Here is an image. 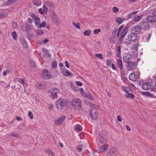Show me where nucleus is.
<instances>
[{
  "instance_id": "obj_61",
  "label": "nucleus",
  "mask_w": 156,
  "mask_h": 156,
  "mask_svg": "<svg viewBox=\"0 0 156 156\" xmlns=\"http://www.w3.org/2000/svg\"><path fill=\"white\" fill-rule=\"evenodd\" d=\"M65 64L67 68H69V63L67 61H65Z\"/></svg>"
},
{
  "instance_id": "obj_7",
  "label": "nucleus",
  "mask_w": 156,
  "mask_h": 156,
  "mask_svg": "<svg viewBox=\"0 0 156 156\" xmlns=\"http://www.w3.org/2000/svg\"><path fill=\"white\" fill-rule=\"evenodd\" d=\"M90 115L93 120H96L98 117L97 110L95 108L91 109L90 112Z\"/></svg>"
},
{
  "instance_id": "obj_22",
  "label": "nucleus",
  "mask_w": 156,
  "mask_h": 156,
  "mask_svg": "<svg viewBox=\"0 0 156 156\" xmlns=\"http://www.w3.org/2000/svg\"><path fill=\"white\" fill-rule=\"evenodd\" d=\"M33 2L34 5L37 6H39L41 4L40 0H33Z\"/></svg>"
},
{
  "instance_id": "obj_38",
  "label": "nucleus",
  "mask_w": 156,
  "mask_h": 156,
  "mask_svg": "<svg viewBox=\"0 0 156 156\" xmlns=\"http://www.w3.org/2000/svg\"><path fill=\"white\" fill-rule=\"evenodd\" d=\"M10 135L14 137L19 138L20 137V136L19 135L16 133H14L12 132L10 134Z\"/></svg>"
},
{
  "instance_id": "obj_12",
  "label": "nucleus",
  "mask_w": 156,
  "mask_h": 156,
  "mask_svg": "<svg viewBox=\"0 0 156 156\" xmlns=\"http://www.w3.org/2000/svg\"><path fill=\"white\" fill-rule=\"evenodd\" d=\"M117 154V149L115 148H112L108 152L109 156H115Z\"/></svg>"
},
{
  "instance_id": "obj_56",
  "label": "nucleus",
  "mask_w": 156,
  "mask_h": 156,
  "mask_svg": "<svg viewBox=\"0 0 156 156\" xmlns=\"http://www.w3.org/2000/svg\"><path fill=\"white\" fill-rule=\"evenodd\" d=\"M9 72H10V71H9L8 69H7L6 71H4L3 72V75L4 76H6L7 73Z\"/></svg>"
},
{
  "instance_id": "obj_13",
  "label": "nucleus",
  "mask_w": 156,
  "mask_h": 156,
  "mask_svg": "<svg viewBox=\"0 0 156 156\" xmlns=\"http://www.w3.org/2000/svg\"><path fill=\"white\" fill-rule=\"evenodd\" d=\"M51 16L54 22L56 24H58V19L57 16L54 11L51 14Z\"/></svg>"
},
{
  "instance_id": "obj_64",
  "label": "nucleus",
  "mask_w": 156,
  "mask_h": 156,
  "mask_svg": "<svg viewBox=\"0 0 156 156\" xmlns=\"http://www.w3.org/2000/svg\"><path fill=\"white\" fill-rule=\"evenodd\" d=\"M117 119L119 122H121L122 121L121 117L119 115H118L117 116Z\"/></svg>"
},
{
  "instance_id": "obj_17",
  "label": "nucleus",
  "mask_w": 156,
  "mask_h": 156,
  "mask_svg": "<svg viewBox=\"0 0 156 156\" xmlns=\"http://www.w3.org/2000/svg\"><path fill=\"white\" fill-rule=\"evenodd\" d=\"M117 64L118 66V67L120 70H122L123 69V66L122 64V60L119 58L117 60Z\"/></svg>"
},
{
  "instance_id": "obj_39",
  "label": "nucleus",
  "mask_w": 156,
  "mask_h": 156,
  "mask_svg": "<svg viewBox=\"0 0 156 156\" xmlns=\"http://www.w3.org/2000/svg\"><path fill=\"white\" fill-rule=\"evenodd\" d=\"M73 24L75 27L77 29H80V24L79 23H76L75 22H73Z\"/></svg>"
},
{
  "instance_id": "obj_19",
  "label": "nucleus",
  "mask_w": 156,
  "mask_h": 156,
  "mask_svg": "<svg viewBox=\"0 0 156 156\" xmlns=\"http://www.w3.org/2000/svg\"><path fill=\"white\" fill-rule=\"evenodd\" d=\"M128 30V28L127 27H125L123 29L122 33L121 34V37L122 38H123V37L126 34L127 31Z\"/></svg>"
},
{
  "instance_id": "obj_18",
  "label": "nucleus",
  "mask_w": 156,
  "mask_h": 156,
  "mask_svg": "<svg viewBox=\"0 0 156 156\" xmlns=\"http://www.w3.org/2000/svg\"><path fill=\"white\" fill-rule=\"evenodd\" d=\"M129 79L133 81H136L137 77L134 73H131L129 76Z\"/></svg>"
},
{
  "instance_id": "obj_1",
  "label": "nucleus",
  "mask_w": 156,
  "mask_h": 156,
  "mask_svg": "<svg viewBox=\"0 0 156 156\" xmlns=\"http://www.w3.org/2000/svg\"><path fill=\"white\" fill-rule=\"evenodd\" d=\"M67 105L66 100L63 98H60L57 99L55 102V105L58 109H63Z\"/></svg>"
},
{
  "instance_id": "obj_42",
  "label": "nucleus",
  "mask_w": 156,
  "mask_h": 156,
  "mask_svg": "<svg viewBox=\"0 0 156 156\" xmlns=\"http://www.w3.org/2000/svg\"><path fill=\"white\" fill-rule=\"evenodd\" d=\"M117 31V29H115V30H113L112 31V35L114 37H116V34Z\"/></svg>"
},
{
  "instance_id": "obj_26",
  "label": "nucleus",
  "mask_w": 156,
  "mask_h": 156,
  "mask_svg": "<svg viewBox=\"0 0 156 156\" xmlns=\"http://www.w3.org/2000/svg\"><path fill=\"white\" fill-rule=\"evenodd\" d=\"M143 93L144 95H146L148 96L156 98L154 96V95L153 94H151L149 92H144Z\"/></svg>"
},
{
  "instance_id": "obj_44",
  "label": "nucleus",
  "mask_w": 156,
  "mask_h": 156,
  "mask_svg": "<svg viewBox=\"0 0 156 156\" xmlns=\"http://www.w3.org/2000/svg\"><path fill=\"white\" fill-rule=\"evenodd\" d=\"M151 37V34H147V35H146L145 36V37L146 39H147V42H148Z\"/></svg>"
},
{
  "instance_id": "obj_16",
  "label": "nucleus",
  "mask_w": 156,
  "mask_h": 156,
  "mask_svg": "<svg viewBox=\"0 0 156 156\" xmlns=\"http://www.w3.org/2000/svg\"><path fill=\"white\" fill-rule=\"evenodd\" d=\"M135 64L134 62L128 63L127 65V69L129 71L134 69L135 68Z\"/></svg>"
},
{
  "instance_id": "obj_2",
  "label": "nucleus",
  "mask_w": 156,
  "mask_h": 156,
  "mask_svg": "<svg viewBox=\"0 0 156 156\" xmlns=\"http://www.w3.org/2000/svg\"><path fill=\"white\" fill-rule=\"evenodd\" d=\"M72 105L74 109L79 110L81 107V101L79 99L75 98L72 101Z\"/></svg>"
},
{
  "instance_id": "obj_33",
  "label": "nucleus",
  "mask_w": 156,
  "mask_h": 156,
  "mask_svg": "<svg viewBox=\"0 0 156 156\" xmlns=\"http://www.w3.org/2000/svg\"><path fill=\"white\" fill-rule=\"evenodd\" d=\"M20 42L21 43L23 44V45L25 47L27 46V42L25 39L23 38H21L20 40Z\"/></svg>"
},
{
  "instance_id": "obj_57",
  "label": "nucleus",
  "mask_w": 156,
  "mask_h": 156,
  "mask_svg": "<svg viewBox=\"0 0 156 156\" xmlns=\"http://www.w3.org/2000/svg\"><path fill=\"white\" fill-rule=\"evenodd\" d=\"M76 83V85L80 86H81L83 85L82 83L80 81H77Z\"/></svg>"
},
{
  "instance_id": "obj_14",
  "label": "nucleus",
  "mask_w": 156,
  "mask_h": 156,
  "mask_svg": "<svg viewBox=\"0 0 156 156\" xmlns=\"http://www.w3.org/2000/svg\"><path fill=\"white\" fill-rule=\"evenodd\" d=\"M156 17L150 15L147 16L146 17V20L147 22H149L151 23H153L155 22Z\"/></svg>"
},
{
  "instance_id": "obj_54",
  "label": "nucleus",
  "mask_w": 156,
  "mask_h": 156,
  "mask_svg": "<svg viewBox=\"0 0 156 156\" xmlns=\"http://www.w3.org/2000/svg\"><path fill=\"white\" fill-rule=\"evenodd\" d=\"M101 30L100 29H96L94 30V34H98V33L101 31Z\"/></svg>"
},
{
  "instance_id": "obj_40",
  "label": "nucleus",
  "mask_w": 156,
  "mask_h": 156,
  "mask_svg": "<svg viewBox=\"0 0 156 156\" xmlns=\"http://www.w3.org/2000/svg\"><path fill=\"white\" fill-rule=\"evenodd\" d=\"M45 152L48 154H51L52 156H54L55 155V154L53 152L51 151L48 149L45 150Z\"/></svg>"
},
{
  "instance_id": "obj_47",
  "label": "nucleus",
  "mask_w": 156,
  "mask_h": 156,
  "mask_svg": "<svg viewBox=\"0 0 156 156\" xmlns=\"http://www.w3.org/2000/svg\"><path fill=\"white\" fill-rule=\"evenodd\" d=\"M62 71L63 74L64 75H66V72H67L68 70L65 67H64V68L62 69Z\"/></svg>"
},
{
  "instance_id": "obj_49",
  "label": "nucleus",
  "mask_w": 156,
  "mask_h": 156,
  "mask_svg": "<svg viewBox=\"0 0 156 156\" xmlns=\"http://www.w3.org/2000/svg\"><path fill=\"white\" fill-rule=\"evenodd\" d=\"M84 100L85 104L87 105H88L90 103V100H89L87 98H85V99H84Z\"/></svg>"
},
{
  "instance_id": "obj_21",
  "label": "nucleus",
  "mask_w": 156,
  "mask_h": 156,
  "mask_svg": "<svg viewBox=\"0 0 156 156\" xmlns=\"http://www.w3.org/2000/svg\"><path fill=\"white\" fill-rule=\"evenodd\" d=\"M42 50L44 53L45 54L47 57L49 58L51 57V54L49 52L47 49L44 48H43Z\"/></svg>"
},
{
  "instance_id": "obj_48",
  "label": "nucleus",
  "mask_w": 156,
  "mask_h": 156,
  "mask_svg": "<svg viewBox=\"0 0 156 156\" xmlns=\"http://www.w3.org/2000/svg\"><path fill=\"white\" fill-rule=\"evenodd\" d=\"M37 33L39 35H41L44 34V31L41 30H37Z\"/></svg>"
},
{
  "instance_id": "obj_35",
  "label": "nucleus",
  "mask_w": 156,
  "mask_h": 156,
  "mask_svg": "<svg viewBox=\"0 0 156 156\" xmlns=\"http://www.w3.org/2000/svg\"><path fill=\"white\" fill-rule=\"evenodd\" d=\"M12 35L14 40H17V34L16 32H12Z\"/></svg>"
},
{
  "instance_id": "obj_25",
  "label": "nucleus",
  "mask_w": 156,
  "mask_h": 156,
  "mask_svg": "<svg viewBox=\"0 0 156 156\" xmlns=\"http://www.w3.org/2000/svg\"><path fill=\"white\" fill-rule=\"evenodd\" d=\"M108 147V144H104L101 147V151L103 152L106 151Z\"/></svg>"
},
{
  "instance_id": "obj_55",
  "label": "nucleus",
  "mask_w": 156,
  "mask_h": 156,
  "mask_svg": "<svg viewBox=\"0 0 156 156\" xmlns=\"http://www.w3.org/2000/svg\"><path fill=\"white\" fill-rule=\"evenodd\" d=\"M113 12L115 13H116L119 11L118 9L116 7H113Z\"/></svg>"
},
{
  "instance_id": "obj_60",
  "label": "nucleus",
  "mask_w": 156,
  "mask_h": 156,
  "mask_svg": "<svg viewBox=\"0 0 156 156\" xmlns=\"http://www.w3.org/2000/svg\"><path fill=\"white\" fill-rule=\"evenodd\" d=\"M73 89L76 91H78L79 89L76 86H73Z\"/></svg>"
},
{
  "instance_id": "obj_8",
  "label": "nucleus",
  "mask_w": 156,
  "mask_h": 156,
  "mask_svg": "<svg viewBox=\"0 0 156 156\" xmlns=\"http://www.w3.org/2000/svg\"><path fill=\"white\" fill-rule=\"evenodd\" d=\"M151 79H149L148 82L145 83H143L142 85V88L144 90H147L150 89L151 85Z\"/></svg>"
},
{
  "instance_id": "obj_46",
  "label": "nucleus",
  "mask_w": 156,
  "mask_h": 156,
  "mask_svg": "<svg viewBox=\"0 0 156 156\" xmlns=\"http://www.w3.org/2000/svg\"><path fill=\"white\" fill-rule=\"evenodd\" d=\"M30 63L32 67H36L35 63L34 61H30Z\"/></svg>"
},
{
  "instance_id": "obj_29",
  "label": "nucleus",
  "mask_w": 156,
  "mask_h": 156,
  "mask_svg": "<svg viewBox=\"0 0 156 156\" xmlns=\"http://www.w3.org/2000/svg\"><path fill=\"white\" fill-rule=\"evenodd\" d=\"M84 97L87 99L88 98L89 99L93 100V96L89 93L85 94L84 95Z\"/></svg>"
},
{
  "instance_id": "obj_41",
  "label": "nucleus",
  "mask_w": 156,
  "mask_h": 156,
  "mask_svg": "<svg viewBox=\"0 0 156 156\" xmlns=\"http://www.w3.org/2000/svg\"><path fill=\"white\" fill-rule=\"evenodd\" d=\"M52 67L54 68L57 67V63L56 61L54 60L52 61Z\"/></svg>"
},
{
  "instance_id": "obj_59",
  "label": "nucleus",
  "mask_w": 156,
  "mask_h": 156,
  "mask_svg": "<svg viewBox=\"0 0 156 156\" xmlns=\"http://www.w3.org/2000/svg\"><path fill=\"white\" fill-rule=\"evenodd\" d=\"M31 16L34 20L36 19L37 17H38L37 16H36L34 14H32L31 15Z\"/></svg>"
},
{
  "instance_id": "obj_30",
  "label": "nucleus",
  "mask_w": 156,
  "mask_h": 156,
  "mask_svg": "<svg viewBox=\"0 0 156 156\" xmlns=\"http://www.w3.org/2000/svg\"><path fill=\"white\" fill-rule=\"evenodd\" d=\"M138 12V11L133 12H132L129 14L128 15V18H132L134 16V15H135V14H136Z\"/></svg>"
},
{
  "instance_id": "obj_37",
  "label": "nucleus",
  "mask_w": 156,
  "mask_h": 156,
  "mask_svg": "<svg viewBox=\"0 0 156 156\" xmlns=\"http://www.w3.org/2000/svg\"><path fill=\"white\" fill-rule=\"evenodd\" d=\"M142 16L140 15L137 16L135 18L134 21L136 22H138L142 18Z\"/></svg>"
},
{
  "instance_id": "obj_52",
  "label": "nucleus",
  "mask_w": 156,
  "mask_h": 156,
  "mask_svg": "<svg viewBox=\"0 0 156 156\" xmlns=\"http://www.w3.org/2000/svg\"><path fill=\"white\" fill-rule=\"evenodd\" d=\"M106 63L107 66H111V63H112V62L109 59H107L106 60Z\"/></svg>"
},
{
  "instance_id": "obj_6",
  "label": "nucleus",
  "mask_w": 156,
  "mask_h": 156,
  "mask_svg": "<svg viewBox=\"0 0 156 156\" xmlns=\"http://www.w3.org/2000/svg\"><path fill=\"white\" fill-rule=\"evenodd\" d=\"M140 27L141 29L145 30L148 29L150 26L148 22L143 21L140 23Z\"/></svg>"
},
{
  "instance_id": "obj_51",
  "label": "nucleus",
  "mask_w": 156,
  "mask_h": 156,
  "mask_svg": "<svg viewBox=\"0 0 156 156\" xmlns=\"http://www.w3.org/2000/svg\"><path fill=\"white\" fill-rule=\"evenodd\" d=\"M25 28L26 29V31H28L30 30L31 27L30 25H26Z\"/></svg>"
},
{
  "instance_id": "obj_43",
  "label": "nucleus",
  "mask_w": 156,
  "mask_h": 156,
  "mask_svg": "<svg viewBox=\"0 0 156 156\" xmlns=\"http://www.w3.org/2000/svg\"><path fill=\"white\" fill-rule=\"evenodd\" d=\"M95 56L98 58L102 59L103 58V55L101 54H96Z\"/></svg>"
},
{
  "instance_id": "obj_36",
  "label": "nucleus",
  "mask_w": 156,
  "mask_h": 156,
  "mask_svg": "<svg viewBox=\"0 0 156 156\" xmlns=\"http://www.w3.org/2000/svg\"><path fill=\"white\" fill-rule=\"evenodd\" d=\"M91 32V31L90 30H88L84 31L83 33L85 36H88L90 35Z\"/></svg>"
},
{
  "instance_id": "obj_62",
  "label": "nucleus",
  "mask_w": 156,
  "mask_h": 156,
  "mask_svg": "<svg viewBox=\"0 0 156 156\" xmlns=\"http://www.w3.org/2000/svg\"><path fill=\"white\" fill-rule=\"evenodd\" d=\"M39 12L41 14H43L44 12V11L43 9L41 8L39 9Z\"/></svg>"
},
{
  "instance_id": "obj_58",
  "label": "nucleus",
  "mask_w": 156,
  "mask_h": 156,
  "mask_svg": "<svg viewBox=\"0 0 156 156\" xmlns=\"http://www.w3.org/2000/svg\"><path fill=\"white\" fill-rule=\"evenodd\" d=\"M18 81L21 83L23 84V85L24 84V81L22 78H20L18 79Z\"/></svg>"
},
{
  "instance_id": "obj_5",
  "label": "nucleus",
  "mask_w": 156,
  "mask_h": 156,
  "mask_svg": "<svg viewBox=\"0 0 156 156\" xmlns=\"http://www.w3.org/2000/svg\"><path fill=\"white\" fill-rule=\"evenodd\" d=\"M41 77L45 80L49 79L51 77L50 73L48 70L44 69L41 74Z\"/></svg>"
},
{
  "instance_id": "obj_50",
  "label": "nucleus",
  "mask_w": 156,
  "mask_h": 156,
  "mask_svg": "<svg viewBox=\"0 0 156 156\" xmlns=\"http://www.w3.org/2000/svg\"><path fill=\"white\" fill-rule=\"evenodd\" d=\"M28 115L31 119H32L33 118V114L30 111L28 112Z\"/></svg>"
},
{
  "instance_id": "obj_23",
  "label": "nucleus",
  "mask_w": 156,
  "mask_h": 156,
  "mask_svg": "<svg viewBox=\"0 0 156 156\" xmlns=\"http://www.w3.org/2000/svg\"><path fill=\"white\" fill-rule=\"evenodd\" d=\"M125 96L128 98H131L133 99L134 98V95L133 94L130 93L128 92L126 94Z\"/></svg>"
},
{
  "instance_id": "obj_63",
  "label": "nucleus",
  "mask_w": 156,
  "mask_h": 156,
  "mask_svg": "<svg viewBox=\"0 0 156 156\" xmlns=\"http://www.w3.org/2000/svg\"><path fill=\"white\" fill-rule=\"evenodd\" d=\"M43 8L44 9V11H45L47 12V11H48V8L47 7L46 5H44L43 6Z\"/></svg>"
},
{
  "instance_id": "obj_4",
  "label": "nucleus",
  "mask_w": 156,
  "mask_h": 156,
  "mask_svg": "<svg viewBox=\"0 0 156 156\" xmlns=\"http://www.w3.org/2000/svg\"><path fill=\"white\" fill-rule=\"evenodd\" d=\"M100 140L101 143H105L107 141V134L105 132L101 131L100 133Z\"/></svg>"
},
{
  "instance_id": "obj_11",
  "label": "nucleus",
  "mask_w": 156,
  "mask_h": 156,
  "mask_svg": "<svg viewBox=\"0 0 156 156\" xmlns=\"http://www.w3.org/2000/svg\"><path fill=\"white\" fill-rule=\"evenodd\" d=\"M132 58L131 54L127 53L124 55L123 60L125 62L127 63L130 61Z\"/></svg>"
},
{
  "instance_id": "obj_9",
  "label": "nucleus",
  "mask_w": 156,
  "mask_h": 156,
  "mask_svg": "<svg viewBox=\"0 0 156 156\" xmlns=\"http://www.w3.org/2000/svg\"><path fill=\"white\" fill-rule=\"evenodd\" d=\"M141 28L139 26H135L131 28V31L132 34H137L141 31Z\"/></svg>"
},
{
  "instance_id": "obj_20",
  "label": "nucleus",
  "mask_w": 156,
  "mask_h": 156,
  "mask_svg": "<svg viewBox=\"0 0 156 156\" xmlns=\"http://www.w3.org/2000/svg\"><path fill=\"white\" fill-rule=\"evenodd\" d=\"M74 128L75 130L76 131H81L82 130V128L81 126L77 124L75 125L74 126Z\"/></svg>"
},
{
  "instance_id": "obj_27",
  "label": "nucleus",
  "mask_w": 156,
  "mask_h": 156,
  "mask_svg": "<svg viewBox=\"0 0 156 156\" xmlns=\"http://www.w3.org/2000/svg\"><path fill=\"white\" fill-rule=\"evenodd\" d=\"M45 3L48 7L53 8L55 6L54 4L52 2H46Z\"/></svg>"
},
{
  "instance_id": "obj_24",
  "label": "nucleus",
  "mask_w": 156,
  "mask_h": 156,
  "mask_svg": "<svg viewBox=\"0 0 156 156\" xmlns=\"http://www.w3.org/2000/svg\"><path fill=\"white\" fill-rule=\"evenodd\" d=\"M85 147L84 145H83L82 144H80L77 148L78 151L79 153H81L83 150L85 148Z\"/></svg>"
},
{
  "instance_id": "obj_32",
  "label": "nucleus",
  "mask_w": 156,
  "mask_h": 156,
  "mask_svg": "<svg viewBox=\"0 0 156 156\" xmlns=\"http://www.w3.org/2000/svg\"><path fill=\"white\" fill-rule=\"evenodd\" d=\"M46 26V23L44 21L41 24H39L38 26H37V28H41L42 27H44Z\"/></svg>"
},
{
  "instance_id": "obj_3",
  "label": "nucleus",
  "mask_w": 156,
  "mask_h": 156,
  "mask_svg": "<svg viewBox=\"0 0 156 156\" xmlns=\"http://www.w3.org/2000/svg\"><path fill=\"white\" fill-rule=\"evenodd\" d=\"M48 92L51 94L52 99H54L58 98L57 94L59 92V89L55 88L49 90Z\"/></svg>"
},
{
  "instance_id": "obj_31",
  "label": "nucleus",
  "mask_w": 156,
  "mask_h": 156,
  "mask_svg": "<svg viewBox=\"0 0 156 156\" xmlns=\"http://www.w3.org/2000/svg\"><path fill=\"white\" fill-rule=\"evenodd\" d=\"M123 20L119 17H116L115 19V21L116 22L119 24L122 23Z\"/></svg>"
},
{
  "instance_id": "obj_34",
  "label": "nucleus",
  "mask_w": 156,
  "mask_h": 156,
  "mask_svg": "<svg viewBox=\"0 0 156 156\" xmlns=\"http://www.w3.org/2000/svg\"><path fill=\"white\" fill-rule=\"evenodd\" d=\"M122 90L125 92L126 93H127L129 91V89L128 87H126L122 86Z\"/></svg>"
},
{
  "instance_id": "obj_10",
  "label": "nucleus",
  "mask_w": 156,
  "mask_h": 156,
  "mask_svg": "<svg viewBox=\"0 0 156 156\" xmlns=\"http://www.w3.org/2000/svg\"><path fill=\"white\" fill-rule=\"evenodd\" d=\"M137 36L134 34H132L129 35L128 37V39L129 42L131 41L133 42L135 41L137 39Z\"/></svg>"
},
{
  "instance_id": "obj_15",
  "label": "nucleus",
  "mask_w": 156,
  "mask_h": 156,
  "mask_svg": "<svg viewBox=\"0 0 156 156\" xmlns=\"http://www.w3.org/2000/svg\"><path fill=\"white\" fill-rule=\"evenodd\" d=\"M65 119V116H62L55 120V124L56 125H60L62 122Z\"/></svg>"
},
{
  "instance_id": "obj_53",
  "label": "nucleus",
  "mask_w": 156,
  "mask_h": 156,
  "mask_svg": "<svg viewBox=\"0 0 156 156\" xmlns=\"http://www.w3.org/2000/svg\"><path fill=\"white\" fill-rule=\"evenodd\" d=\"M12 26L14 29H16L17 27V23L15 22H13L12 23Z\"/></svg>"
},
{
  "instance_id": "obj_45",
  "label": "nucleus",
  "mask_w": 156,
  "mask_h": 156,
  "mask_svg": "<svg viewBox=\"0 0 156 156\" xmlns=\"http://www.w3.org/2000/svg\"><path fill=\"white\" fill-rule=\"evenodd\" d=\"M117 55L118 56H119V55L120 54V53L121 52V47L120 46H119L117 47Z\"/></svg>"
},
{
  "instance_id": "obj_28",
  "label": "nucleus",
  "mask_w": 156,
  "mask_h": 156,
  "mask_svg": "<svg viewBox=\"0 0 156 156\" xmlns=\"http://www.w3.org/2000/svg\"><path fill=\"white\" fill-rule=\"evenodd\" d=\"M34 20V21L35 26L37 27V26L39 24L40 22V18L39 17H38L36 19H35Z\"/></svg>"
}]
</instances>
